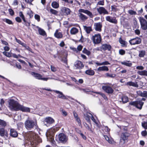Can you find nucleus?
<instances>
[{
	"label": "nucleus",
	"mask_w": 147,
	"mask_h": 147,
	"mask_svg": "<svg viewBox=\"0 0 147 147\" xmlns=\"http://www.w3.org/2000/svg\"><path fill=\"white\" fill-rule=\"evenodd\" d=\"M25 142V147H35L37 144V136L33 131H29L26 135Z\"/></svg>",
	"instance_id": "f257e3e1"
},
{
	"label": "nucleus",
	"mask_w": 147,
	"mask_h": 147,
	"mask_svg": "<svg viewBox=\"0 0 147 147\" xmlns=\"http://www.w3.org/2000/svg\"><path fill=\"white\" fill-rule=\"evenodd\" d=\"M82 13H84L86 14L91 18H92L94 16L92 14V13L89 11L82 9H80L78 10V16L80 19L82 21L84 22L88 18V17L84 14Z\"/></svg>",
	"instance_id": "f03ea898"
},
{
	"label": "nucleus",
	"mask_w": 147,
	"mask_h": 147,
	"mask_svg": "<svg viewBox=\"0 0 147 147\" xmlns=\"http://www.w3.org/2000/svg\"><path fill=\"white\" fill-rule=\"evenodd\" d=\"M25 126L26 128L28 130H30L35 128L37 127V124L33 120L28 119L25 122Z\"/></svg>",
	"instance_id": "7ed1b4c3"
},
{
	"label": "nucleus",
	"mask_w": 147,
	"mask_h": 147,
	"mask_svg": "<svg viewBox=\"0 0 147 147\" xmlns=\"http://www.w3.org/2000/svg\"><path fill=\"white\" fill-rule=\"evenodd\" d=\"M9 107L12 111H18V108L20 104L13 99H10L8 101Z\"/></svg>",
	"instance_id": "20e7f679"
},
{
	"label": "nucleus",
	"mask_w": 147,
	"mask_h": 147,
	"mask_svg": "<svg viewBox=\"0 0 147 147\" xmlns=\"http://www.w3.org/2000/svg\"><path fill=\"white\" fill-rule=\"evenodd\" d=\"M59 129L58 127H54L51 128L49 129L46 133V135L47 137H48V136H49V138L52 140L54 136V134L56 131H58Z\"/></svg>",
	"instance_id": "39448f33"
},
{
	"label": "nucleus",
	"mask_w": 147,
	"mask_h": 147,
	"mask_svg": "<svg viewBox=\"0 0 147 147\" xmlns=\"http://www.w3.org/2000/svg\"><path fill=\"white\" fill-rule=\"evenodd\" d=\"M93 42L95 44H99L101 40V38L100 34H95L92 36L91 38Z\"/></svg>",
	"instance_id": "423d86ee"
},
{
	"label": "nucleus",
	"mask_w": 147,
	"mask_h": 147,
	"mask_svg": "<svg viewBox=\"0 0 147 147\" xmlns=\"http://www.w3.org/2000/svg\"><path fill=\"white\" fill-rule=\"evenodd\" d=\"M130 105L136 107V108L141 109L143 105L144 102L141 101H136L130 102Z\"/></svg>",
	"instance_id": "0eeeda50"
},
{
	"label": "nucleus",
	"mask_w": 147,
	"mask_h": 147,
	"mask_svg": "<svg viewBox=\"0 0 147 147\" xmlns=\"http://www.w3.org/2000/svg\"><path fill=\"white\" fill-rule=\"evenodd\" d=\"M141 39L139 37L131 39L129 41V43L131 45L139 44L141 43Z\"/></svg>",
	"instance_id": "6e6552de"
},
{
	"label": "nucleus",
	"mask_w": 147,
	"mask_h": 147,
	"mask_svg": "<svg viewBox=\"0 0 147 147\" xmlns=\"http://www.w3.org/2000/svg\"><path fill=\"white\" fill-rule=\"evenodd\" d=\"M139 20L142 29L144 30H146L147 29V21L142 17L140 18Z\"/></svg>",
	"instance_id": "1a4fd4ad"
},
{
	"label": "nucleus",
	"mask_w": 147,
	"mask_h": 147,
	"mask_svg": "<svg viewBox=\"0 0 147 147\" xmlns=\"http://www.w3.org/2000/svg\"><path fill=\"white\" fill-rule=\"evenodd\" d=\"M107 21L114 24H117V20L115 17H112L110 16H107L105 17Z\"/></svg>",
	"instance_id": "9d476101"
},
{
	"label": "nucleus",
	"mask_w": 147,
	"mask_h": 147,
	"mask_svg": "<svg viewBox=\"0 0 147 147\" xmlns=\"http://www.w3.org/2000/svg\"><path fill=\"white\" fill-rule=\"evenodd\" d=\"M70 12L71 11L69 8L64 7L61 9L60 13L62 15L66 16L70 14Z\"/></svg>",
	"instance_id": "9b49d317"
},
{
	"label": "nucleus",
	"mask_w": 147,
	"mask_h": 147,
	"mask_svg": "<svg viewBox=\"0 0 147 147\" xmlns=\"http://www.w3.org/2000/svg\"><path fill=\"white\" fill-rule=\"evenodd\" d=\"M102 89L106 93L109 94H111L113 93L114 90L110 86H103Z\"/></svg>",
	"instance_id": "f8f14e48"
},
{
	"label": "nucleus",
	"mask_w": 147,
	"mask_h": 147,
	"mask_svg": "<svg viewBox=\"0 0 147 147\" xmlns=\"http://www.w3.org/2000/svg\"><path fill=\"white\" fill-rule=\"evenodd\" d=\"M97 10L98 12L100 14H108V12L104 7H101L97 8Z\"/></svg>",
	"instance_id": "ddd939ff"
},
{
	"label": "nucleus",
	"mask_w": 147,
	"mask_h": 147,
	"mask_svg": "<svg viewBox=\"0 0 147 147\" xmlns=\"http://www.w3.org/2000/svg\"><path fill=\"white\" fill-rule=\"evenodd\" d=\"M130 134L128 132H123L121 134V140H122L124 142L127 140L129 137L130 136Z\"/></svg>",
	"instance_id": "4468645a"
},
{
	"label": "nucleus",
	"mask_w": 147,
	"mask_h": 147,
	"mask_svg": "<svg viewBox=\"0 0 147 147\" xmlns=\"http://www.w3.org/2000/svg\"><path fill=\"white\" fill-rule=\"evenodd\" d=\"M74 66L76 69H80L84 67V65L82 63L79 61H77L75 62L74 64Z\"/></svg>",
	"instance_id": "2eb2a0df"
},
{
	"label": "nucleus",
	"mask_w": 147,
	"mask_h": 147,
	"mask_svg": "<svg viewBox=\"0 0 147 147\" xmlns=\"http://www.w3.org/2000/svg\"><path fill=\"white\" fill-rule=\"evenodd\" d=\"M59 140L62 142L65 143L67 141V139L65 135L63 134H60L58 135Z\"/></svg>",
	"instance_id": "dca6fc26"
},
{
	"label": "nucleus",
	"mask_w": 147,
	"mask_h": 147,
	"mask_svg": "<svg viewBox=\"0 0 147 147\" xmlns=\"http://www.w3.org/2000/svg\"><path fill=\"white\" fill-rule=\"evenodd\" d=\"M19 110L24 112H30V111L29 108L24 107L20 104L18 108V110Z\"/></svg>",
	"instance_id": "f3484780"
},
{
	"label": "nucleus",
	"mask_w": 147,
	"mask_h": 147,
	"mask_svg": "<svg viewBox=\"0 0 147 147\" xmlns=\"http://www.w3.org/2000/svg\"><path fill=\"white\" fill-rule=\"evenodd\" d=\"M94 28L95 30L98 32H100L101 30V28L102 26V23L98 22L94 24Z\"/></svg>",
	"instance_id": "a211bd4d"
},
{
	"label": "nucleus",
	"mask_w": 147,
	"mask_h": 147,
	"mask_svg": "<svg viewBox=\"0 0 147 147\" xmlns=\"http://www.w3.org/2000/svg\"><path fill=\"white\" fill-rule=\"evenodd\" d=\"M31 74L36 78L39 80H42L44 81L43 79L44 78H42V76L40 74L33 72H32Z\"/></svg>",
	"instance_id": "6ab92c4d"
},
{
	"label": "nucleus",
	"mask_w": 147,
	"mask_h": 147,
	"mask_svg": "<svg viewBox=\"0 0 147 147\" xmlns=\"http://www.w3.org/2000/svg\"><path fill=\"white\" fill-rule=\"evenodd\" d=\"M53 91L57 94H59L58 96V97L62 99H67V98L66 96L63 94L62 92L59 91L57 90H53Z\"/></svg>",
	"instance_id": "aec40b11"
},
{
	"label": "nucleus",
	"mask_w": 147,
	"mask_h": 147,
	"mask_svg": "<svg viewBox=\"0 0 147 147\" xmlns=\"http://www.w3.org/2000/svg\"><path fill=\"white\" fill-rule=\"evenodd\" d=\"M111 48V47L110 45L107 44H103L101 47V49L104 51L106 50L110 51Z\"/></svg>",
	"instance_id": "412c9836"
},
{
	"label": "nucleus",
	"mask_w": 147,
	"mask_h": 147,
	"mask_svg": "<svg viewBox=\"0 0 147 147\" xmlns=\"http://www.w3.org/2000/svg\"><path fill=\"white\" fill-rule=\"evenodd\" d=\"M137 94L142 97L147 98V92L144 91L143 92L140 91H138L137 92Z\"/></svg>",
	"instance_id": "4be33fe9"
},
{
	"label": "nucleus",
	"mask_w": 147,
	"mask_h": 147,
	"mask_svg": "<svg viewBox=\"0 0 147 147\" xmlns=\"http://www.w3.org/2000/svg\"><path fill=\"white\" fill-rule=\"evenodd\" d=\"M8 134L7 131L5 130L3 128H0V136L2 137L5 136H7Z\"/></svg>",
	"instance_id": "5701e85b"
},
{
	"label": "nucleus",
	"mask_w": 147,
	"mask_h": 147,
	"mask_svg": "<svg viewBox=\"0 0 147 147\" xmlns=\"http://www.w3.org/2000/svg\"><path fill=\"white\" fill-rule=\"evenodd\" d=\"M54 36L58 38H61L63 37V35L61 32H59V30L57 29L54 34Z\"/></svg>",
	"instance_id": "b1692460"
},
{
	"label": "nucleus",
	"mask_w": 147,
	"mask_h": 147,
	"mask_svg": "<svg viewBox=\"0 0 147 147\" xmlns=\"http://www.w3.org/2000/svg\"><path fill=\"white\" fill-rule=\"evenodd\" d=\"M10 135L13 137H16L18 136L17 131L13 129H10Z\"/></svg>",
	"instance_id": "393cba45"
},
{
	"label": "nucleus",
	"mask_w": 147,
	"mask_h": 147,
	"mask_svg": "<svg viewBox=\"0 0 147 147\" xmlns=\"http://www.w3.org/2000/svg\"><path fill=\"white\" fill-rule=\"evenodd\" d=\"M109 70V69L108 67L106 66L100 67L97 69V71H107Z\"/></svg>",
	"instance_id": "a878e982"
},
{
	"label": "nucleus",
	"mask_w": 147,
	"mask_h": 147,
	"mask_svg": "<svg viewBox=\"0 0 147 147\" xmlns=\"http://www.w3.org/2000/svg\"><path fill=\"white\" fill-rule=\"evenodd\" d=\"M85 73L88 75L93 76L94 74V71L93 70L90 69L86 71Z\"/></svg>",
	"instance_id": "bb28decb"
},
{
	"label": "nucleus",
	"mask_w": 147,
	"mask_h": 147,
	"mask_svg": "<svg viewBox=\"0 0 147 147\" xmlns=\"http://www.w3.org/2000/svg\"><path fill=\"white\" fill-rule=\"evenodd\" d=\"M128 98L127 96H123L121 98L120 102L122 101L123 103L127 102L128 101Z\"/></svg>",
	"instance_id": "cd10ccee"
},
{
	"label": "nucleus",
	"mask_w": 147,
	"mask_h": 147,
	"mask_svg": "<svg viewBox=\"0 0 147 147\" xmlns=\"http://www.w3.org/2000/svg\"><path fill=\"white\" fill-rule=\"evenodd\" d=\"M84 30L86 32L87 34H89L90 33V32L92 30L91 27L88 26L87 27L85 26H83Z\"/></svg>",
	"instance_id": "c85d7f7f"
},
{
	"label": "nucleus",
	"mask_w": 147,
	"mask_h": 147,
	"mask_svg": "<svg viewBox=\"0 0 147 147\" xmlns=\"http://www.w3.org/2000/svg\"><path fill=\"white\" fill-rule=\"evenodd\" d=\"M45 121L48 123L51 124L54 122V120L51 117H48L45 119Z\"/></svg>",
	"instance_id": "c756f323"
},
{
	"label": "nucleus",
	"mask_w": 147,
	"mask_h": 147,
	"mask_svg": "<svg viewBox=\"0 0 147 147\" xmlns=\"http://www.w3.org/2000/svg\"><path fill=\"white\" fill-rule=\"evenodd\" d=\"M137 73L141 76H147V71L146 70L143 71H138Z\"/></svg>",
	"instance_id": "7c9ffc66"
},
{
	"label": "nucleus",
	"mask_w": 147,
	"mask_h": 147,
	"mask_svg": "<svg viewBox=\"0 0 147 147\" xmlns=\"http://www.w3.org/2000/svg\"><path fill=\"white\" fill-rule=\"evenodd\" d=\"M16 42H18L19 44L21 45H22L23 47H24L26 48L27 49H29V47L28 46H27L24 43V42H22L21 40H18L17 39V38H16Z\"/></svg>",
	"instance_id": "2f4dec72"
},
{
	"label": "nucleus",
	"mask_w": 147,
	"mask_h": 147,
	"mask_svg": "<svg viewBox=\"0 0 147 147\" xmlns=\"http://www.w3.org/2000/svg\"><path fill=\"white\" fill-rule=\"evenodd\" d=\"M78 32V29L75 27H73L70 30V33L72 34H75Z\"/></svg>",
	"instance_id": "473e14b6"
},
{
	"label": "nucleus",
	"mask_w": 147,
	"mask_h": 147,
	"mask_svg": "<svg viewBox=\"0 0 147 147\" xmlns=\"http://www.w3.org/2000/svg\"><path fill=\"white\" fill-rule=\"evenodd\" d=\"M92 116V114L90 113H88L85 115V118L88 122H90V118Z\"/></svg>",
	"instance_id": "72a5a7b5"
},
{
	"label": "nucleus",
	"mask_w": 147,
	"mask_h": 147,
	"mask_svg": "<svg viewBox=\"0 0 147 147\" xmlns=\"http://www.w3.org/2000/svg\"><path fill=\"white\" fill-rule=\"evenodd\" d=\"M127 84L129 86H132L136 87H137L138 86L137 83H134L132 82H127Z\"/></svg>",
	"instance_id": "f704fd0d"
},
{
	"label": "nucleus",
	"mask_w": 147,
	"mask_h": 147,
	"mask_svg": "<svg viewBox=\"0 0 147 147\" xmlns=\"http://www.w3.org/2000/svg\"><path fill=\"white\" fill-rule=\"evenodd\" d=\"M146 54V51L144 50H141L139 51V56L140 57H144Z\"/></svg>",
	"instance_id": "c9c22d12"
},
{
	"label": "nucleus",
	"mask_w": 147,
	"mask_h": 147,
	"mask_svg": "<svg viewBox=\"0 0 147 147\" xmlns=\"http://www.w3.org/2000/svg\"><path fill=\"white\" fill-rule=\"evenodd\" d=\"M121 63L123 65H125L128 67H131L132 65L131 63H129V61H124L121 62Z\"/></svg>",
	"instance_id": "e433bc0d"
},
{
	"label": "nucleus",
	"mask_w": 147,
	"mask_h": 147,
	"mask_svg": "<svg viewBox=\"0 0 147 147\" xmlns=\"http://www.w3.org/2000/svg\"><path fill=\"white\" fill-rule=\"evenodd\" d=\"M38 31L40 35L45 36L46 34L45 31L43 29L40 28H38Z\"/></svg>",
	"instance_id": "4c0bfd02"
},
{
	"label": "nucleus",
	"mask_w": 147,
	"mask_h": 147,
	"mask_svg": "<svg viewBox=\"0 0 147 147\" xmlns=\"http://www.w3.org/2000/svg\"><path fill=\"white\" fill-rule=\"evenodd\" d=\"M19 15L20 18H21L23 20L24 23L26 22V21L25 19V16L22 11H20L19 13Z\"/></svg>",
	"instance_id": "58836bf2"
},
{
	"label": "nucleus",
	"mask_w": 147,
	"mask_h": 147,
	"mask_svg": "<svg viewBox=\"0 0 147 147\" xmlns=\"http://www.w3.org/2000/svg\"><path fill=\"white\" fill-rule=\"evenodd\" d=\"M7 125V123L4 121L0 119V127H5Z\"/></svg>",
	"instance_id": "ea45409f"
},
{
	"label": "nucleus",
	"mask_w": 147,
	"mask_h": 147,
	"mask_svg": "<svg viewBox=\"0 0 147 147\" xmlns=\"http://www.w3.org/2000/svg\"><path fill=\"white\" fill-rule=\"evenodd\" d=\"M104 137L105 138V140L108 142L110 144H112L113 142V141L111 138H110L107 136H104Z\"/></svg>",
	"instance_id": "a19ab883"
},
{
	"label": "nucleus",
	"mask_w": 147,
	"mask_h": 147,
	"mask_svg": "<svg viewBox=\"0 0 147 147\" xmlns=\"http://www.w3.org/2000/svg\"><path fill=\"white\" fill-rule=\"evenodd\" d=\"M105 77H110L112 78H114L115 76V75L114 74H110L108 73H105Z\"/></svg>",
	"instance_id": "79ce46f5"
},
{
	"label": "nucleus",
	"mask_w": 147,
	"mask_h": 147,
	"mask_svg": "<svg viewBox=\"0 0 147 147\" xmlns=\"http://www.w3.org/2000/svg\"><path fill=\"white\" fill-rule=\"evenodd\" d=\"M84 125L85 127L88 130L92 132H93V131L91 129V125L89 126L86 123H84Z\"/></svg>",
	"instance_id": "37998d69"
},
{
	"label": "nucleus",
	"mask_w": 147,
	"mask_h": 147,
	"mask_svg": "<svg viewBox=\"0 0 147 147\" xmlns=\"http://www.w3.org/2000/svg\"><path fill=\"white\" fill-rule=\"evenodd\" d=\"M27 14L29 16L30 18H31L33 17V14L32 11L29 9L27 12Z\"/></svg>",
	"instance_id": "c03bdc74"
},
{
	"label": "nucleus",
	"mask_w": 147,
	"mask_h": 147,
	"mask_svg": "<svg viewBox=\"0 0 147 147\" xmlns=\"http://www.w3.org/2000/svg\"><path fill=\"white\" fill-rule=\"evenodd\" d=\"M52 7L54 8H57L59 7V4L55 1L51 3Z\"/></svg>",
	"instance_id": "a18cd8bd"
},
{
	"label": "nucleus",
	"mask_w": 147,
	"mask_h": 147,
	"mask_svg": "<svg viewBox=\"0 0 147 147\" xmlns=\"http://www.w3.org/2000/svg\"><path fill=\"white\" fill-rule=\"evenodd\" d=\"M82 52L83 53L86 54L87 55L89 56L91 54L90 52L87 50L86 48H84L82 51Z\"/></svg>",
	"instance_id": "49530a36"
},
{
	"label": "nucleus",
	"mask_w": 147,
	"mask_h": 147,
	"mask_svg": "<svg viewBox=\"0 0 147 147\" xmlns=\"http://www.w3.org/2000/svg\"><path fill=\"white\" fill-rule=\"evenodd\" d=\"M50 12L52 14L55 15H56L58 13V11L52 9H51L50 10Z\"/></svg>",
	"instance_id": "de8ad7c7"
},
{
	"label": "nucleus",
	"mask_w": 147,
	"mask_h": 147,
	"mask_svg": "<svg viewBox=\"0 0 147 147\" xmlns=\"http://www.w3.org/2000/svg\"><path fill=\"white\" fill-rule=\"evenodd\" d=\"M3 54L8 57H11V53L10 52H7L6 51L3 52Z\"/></svg>",
	"instance_id": "09e8293b"
},
{
	"label": "nucleus",
	"mask_w": 147,
	"mask_h": 147,
	"mask_svg": "<svg viewBox=\"0 0 147 147\" xmlns=\"http://www.w3.org/2000/svg\"><path fill=\"white\" fill-rule=\"evenodd\" d=\"M3 20L4 22H6L7 23L9 24H12L13 23L11 20H10L7 19H5Z\"/></svg>",
	"instance_id": "8fccbe9b"
},
{
	"label": "nucleus",
	"mask_w": 147,
	"mask_h": 147,
	"mask_svg": "<svg viewBox=\"0 0 147 147\" xmlns=\"http://www.w3.org/2000/svg\"><path fill=\"white\" fill-rule=\"evenodd\" d=\"M76 121L77 122L78 125L79 126H80L81 125V121L80 118L78 117L75 119Z\"/></svg>",
	"instance_id": "3c124183"
},
{
	"label": "nucleus",
	"mask_w": 147,
	"mask_h": 147,
	"mask_svg": "<svg viewBox=\"0 0 147 147\" xmlns=\"http://www.w3.org/2000/svg\"><path fill=\"white\" fill-rule=\"evenodd\" d=\"M96 93L98 94H100L105 100H107V98L106 95L100 92H96Z\"/></svg>",
	"instance_id": "603ef678"
},
{
	"label": "nucleus",
	"mask_w": 147,
	"mask_h": 147,
	"mask_svg": "<svg viewBox=\"0 0 147 147\" xmlns=\"http://www.w3.org/2000/svg\"><path fill=\"white\" fill-rule=\"evenodd\" d=\"M112 11H116L117 10V7L115 5H113L111 6Z\"/></svg>",
	"instance_id": "864d4df0"
},
{
	"label": "nucleus",
	"mask_w": 147,
	"mask_h": 147,
	"mask_svg": "<svg viewBox=\"0 0 147 147\" xmlns=\"http://www.w3.org/2000/svg\"><path fill=\"white\" fill-rule=\"evenodd\" d=\"M62 61L63 63H65L66 65L67 64V60L66 57H63L62 59Z\"/></svg>",
	"instance_id": "5fc2aeb1"
},
{
	"label": "nucleus",
	"mask_w": 147,
	"mask_h": 147,
	"mask_svg": "<svg viewBox=\"0 0 147 147\" xmlns=\"http://www.w3.org/2000/svg\"><path fill=\"white\" fill-rule=\"evenodd\" d=\"M34 18L35 19L37 20L38 22L40 21V16L38 14H35L34 15Z\"/></svg>",
	"instance_id": "6e6d98bb"
},
{
	"label": "nucleus",
	"mask_w": 147,
	"mask_h": 147,
	"mask_svg": "<svg viewBox=\"0 0 147 147\" xmlns=\"http://www.w3.org/2000/svg\"><path fill=\"white\" fill-rule=\"evenodd\" d=\"M142 126L145 129H147V122H144L142 123Z\"/></svg>",
	"instance_id": "4d7b16f0"
},
{
	"label": "nucleus",
	"mask_w": 147,
	"mask_h": 147,
	"mask_svg": "<svg viewBox=\"0 0 147 147\" xmlns=\"http://www.w3.org/2000/svg\"><path fill=\"white\" fill-rule=\"evenodd\" d=\"M120 43L123 45H125V41L122 39L121 38H120L119 40Z\"/></svg>",
	"instance_id": "13d9d810"
},
{
	"label": "nucleus",
	"mask_w": 147,
	"mask_h": 147,
	"mask_svg": "<svg viewBox=\"0 0 147 147\" xmlns=\"http://www.w3.org/2000/svg\"><path fill=\"white\" fill-rule=\"evenodd\" d=\"M16 21L19 23L21 22H22V20L19 17H17L15 18Z\"/></svg>",
	"instance_id": "bf43d9fd"
},
{
	"label": "nucleus",
	"mask_w": 147,
	"mask_h": 147,
	"mask_svg": "<svg viewBox=\"0 0 147 147\" xmlns=\"http://www.w3.org/2000/svg\"><path fill=\"white\" fill-rule=\"evenodd\" d=\"M11 54V57L13 56V57L16 58H18L19 57H21V55H17L13 53Z\"/></svg>",
	"instance_id": "052dcab7"
},
{
	"label": "nucleus",
	"mask_w": 147,
	"mask_h": 147,
	"mask_svg": "<svg viewBox=\"0 0 147 147\" xmlns=\"http://www.w3.org/2000/svg\"><path fill=\"white\" fill-rule=\"evenodd\" d=\"M9 11L11 16H13L14 15V11L12 9H9Z\"/></svg>",
	"instance_id": "680f3d73"
},
{
	"label": "nucleus",
	"mask_w": 147,
	"mask_h": 147,
	"mask_svg": "<svg viewBox=\"0 0 147 147\" xmlns=\"http://www.w3.org/2000/svg\"><path fill=\"white\" fill-rule=\"evenodd\" d=\"M119 54H120L121 55H123L125 54V51L123 49H121L119 50Z\"/></svg>",
	"instance_id": "e2e57ef3"
},
{
	"label": "nucleus",
	"mask_w": 147,
	"mask_h": 147,
	"mask_svg": "<svg viewBox=\"0 0 147 147\" xmlns=\"http://www.w3.org/2000/svg\"><path fill=\"white\" fill-rule=\"evenodd\" d=\"M141 134L143 136H146L147 134V132L146 130L143 131L142 132Z\"/></svg>",
	"instance_id": "0e129e2a"
},
{
	"label": "nucleus",
	"mask_w": 147,
	"mask_h": 147,
	"mask_svg": "<svg viewBox=\"0 0 147 147\" xmlns=\"http://www.w3.org/2000/svg\"><path fill=\"white\" fill-rule=\"evenodd\" d=\"M97 5H104V1H99L98 2Z\"/></svg>",
	"instance_id": "69168bd1"
},
{
	"label": "nucleus",
	"mask_w": 147,
	"mask_h": 147,
	"mask_svg": "<svg viewBox=\"0 0 147 147\" xmlns=\"http://www.w3.org/2000/svg\"><path fill=\"white\" fill-rule=\"evenodd\" d=\"M91 120L96 124H97L98 123L97 122V121L96 120V119L94 118L93 116L92 115V116H91Z\"/></svg>",
	"instance_id": "338daca9"
},
{
	"label": "nucleus",
	"mask_w": 147,
	"mask_h": 147,
	"mask_svg": "<svg viewBox=\"0 0 147 147\" xmlns=\"http://www.w3.org/2000/svg\"><path fill=\"white\" fill-rule=\"evenodd\" d=\"M136 69L139 70H142L144 69V67L142 66H138L136 67Z\"/></svg>",
	"instance_id": "774afa93"
}]
</instances>
